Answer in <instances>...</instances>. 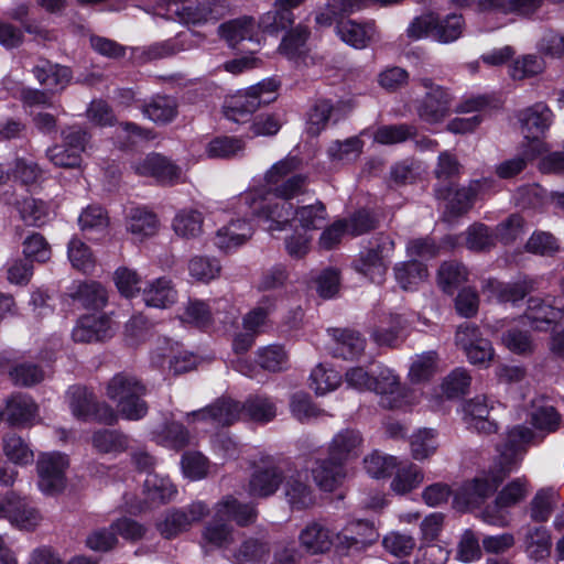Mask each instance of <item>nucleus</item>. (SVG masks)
<instances>
[{"label":"nucleus","mask_w":564,"mask_h":564,"mask_svg":"<svg viewBox=\"0 0 564 564\" xmlns=\"http://www.w3.org/2000/svg\"><path fill=\"white\" fill-rule=\"evenodd\" d=\"M282 161L273 163L262 175L252 177L249 187L228 200L226 210L239 216L219 227L214 245L229 253L243 246L253 234L248 216L256 217L264 230L274 236L282 230Z\"/></svg>","instance_id":"f257e3e1"},{"label":"nucleus","mask_w":564,"mask_h":564,"mask_svg":"<svg viewBox=\"0 0 564 564\" xmlns=\"http://www.w3.org/2000/svg\"><path fill=\"white\" fill-rule=\"evenodd\" d=\"M533 438L531 429L522 425L511 429L506 440L498 446L497 465L485 476L475 478L468 486L470 495L484 500L491 496L503 479L519 465L524 446Z\"/></svg>","instance_id":"f03ea898"},{"label":"nucleus","mask_w":564,"mask_h":564,"mask_svg":"<svg viewBox=\"0 0 564 564\" xmlns=\"http://www.w3.org/2000/svg\"><path fill=\"white\" fill-rule=\"evenodd\" d=\"M147 389L140 380L128 373H117L107 383L106 394L116 403L118 413L124 420L138 421L148 413L142 399Z\"/></svg>","instance_id":"7ed1b4c3"},{"label":"nucleus","mask_w":564,"mask_h":564,"mask_svg":"<svg viewBox=\"0 0 564 564\" xmlns=\"http://www.w3.org/2000/svg\"><path fill=\"white\" fill-rule=\"evenodd\" d=\"M279 89L280 80L267 78L227 99L224 113L228 120L246 122L258 108L276 100Z\"/></svg>","instance_id":"20e7f679"},{"label":"nucleus","mask_w":564,"mask_h":564,"mask_svg":"<svg viewBox=\"0 0 564 564\" xmlns=\"http://www.w3.org/2000/svg\"><path fill=\"white\" fill-rule=\"evenodd\" d=\"M227 8V0H170L166 12L181 23L203 24L220 19Z\"/></svg>","instance_id":"39448f33"},{"label":"nucleus","mask_w":564,"mask_h":564,"mask_svg":"<svg viewBox=\"0 0 564 564\" xmlns=\"http://www.w3.org/2000/svg\"><path fill=\"white\" fill-rule=\"evenodd\" d=\"M530 491L529 480L524 477L508 482L497 494L492 505L482 511L484 520L490 524L506 527L508 524L509 509L525 500Z\"/></svg>","instance_id":"423d86ee"},{"label":"nucleus","mask_w":564,"mask_h":564,"mask_svg":"<svg viewBox=\"0 0 564 564\" xmlns=\"http://www.w3.org/2000/svg\"><path fill=\"white\" fill-rule=\"evenodd\" d=\"M67 455L59 452L41 453L36 462L37 487L46 496H54L66 487Z\"/></svg>","instance_id":"0eeeda50"},{"label":"nucleus","mask_w":564,"mask_h":564,"mask_svg":"<svg viewBox=\"0 0 564 564\" xmlns=\"http://www.w3.org/2000/svg\"><path fill=\"white\" fill-rule=\"evenodd\" d=\"M209 513V509L203 501H194L191 505L171 509L156 523L158 531L165 539L176 538L187 532L195 523L202 521Z\"/></svg>","instance_id":"6e6552de"},{"label":"nucleus","mask_w":564,"mask_h":564,"mask_svg":"<svg viewBox=\"0 0 564 564\" xmlns=\"http://www.w3.org/2000/svg\"><path fill=\"white\" fill-rule=\"evenodd\" d=\"M553 117L552 110L543 102H538L520 112L519 120L522 132L525 139H532L530 142L532 151L525 152L529 159H533L544 151V143L540 140V135L549 129Z\"/></svg>","instance_id":"1a4fd4ad"},{"label":"nucleus","mask_w":564,"mask_h":564,"mask_svg":"<svg viewBox=\"0 0 564 564\" xmlns=\"http://www.w3.org/2000/svg\"><path fill=\"white\" fill-rule=\"evenodd\" d=\"M455 343L473 365L487 367L495 355L491 343L481 336L477 326L468 323L458 326Z\"/></svg>","instance_id":"9d476101"},{"label":"nucleus","mask_w":564,"mask_h":564,"mask_svg":"<svg viewBox=\"0 0 564 564\" xmlns=\"http://www.w3.org/2000/svg\"><path fill=\"white\" fill-rule=\"evenodd\" d=\"M64 144L47 150L48 160L58 167L75 169L80 166L82 153L87 142L86 132L78 127L63 131Z\"/></svg>","instance_id":"9b49d317"},{"label":"nucleus","mask_w":564,"mask_h":564,"mask_svg":"<svg viewBox=\"0 0 564 564\" xmlns=\"http://www.w3.org/2000/svg\"><path fill=\"white\" fill-rule=\"evenodd\" d=\"M131 167L137 175L153 178L162 185H174L182 177L181 167L159 153H151L134 161Z\"/></svg>","instance_id":"f8f14e48"},{"label":"nucleus","mask_w":564,"mask_h":564,"mask_svg":"<svg viewBox=\"0 0 564 564\" xmlns=\"http://www.w3.org/2000/svg\"><path fill=\"white\" fill-rule=\"evenodd\" d=\"M495 404L496 401L485 394L467 400L463 405V420L467 429L487 435L496 433L498 424L489 417Z\"/></svg>","instance_id":"ddd939ff"},{"label":"nucleus","mask_w":564,"mask_h":564,"mask_svg":"<svg viewBox=\"0 0 564 564\" xmlns=\"http://www.w3.org/2000/svg\"><path fill=\"white\" fill-rule=\"evenodd\" d=\"M421 84L429 91L417 106L419 117L427 123L442 121L449 111V94L441 86L434 85L429 78L422 79Z\"/></svg>","instance_id":"4468645a"},{"label":"nucleus","mask_w":564,"mask_h":564,"mask_svg":"<svg viewBox=\"0 0 564 564\" xmlns=\"http://www.w3.org/2000/svg\"><path fill=\"white\" fill-rule=\"evenodd\" d=\"M112 335L113 323L111 318L99 313L82 316L72 332V337L76 343L101 341Z\"/></svg>","instance_id":"2eb2a0df"},{"label":"nucleus","mask_w":564,"mask_h":564,"mask_svg":"<svg viewBox=\"0 0 564 564\" xmlns=\"http://www.w3.org/2000/svg\"><path fill=\"white\" fill-rule=\"evenodd\" d=\"M370 391L380 395L382 404L390 409L400 406L401 399L404 397L400 376L386 366H379L373 372Z\"/></svg>","instance_id":"dca6fc26"},{"label":"nucleus","mask_w":564,"mask_h":564,"mask_svg":"<svg viewBox=\"0 0 564 564\" xmlns=\"http://www.w3.org/2000/svg\"><path fill=\"white\" fill-rule=\"evenodd\" d=\"M364 449V437L358 430H340L332 440L328 446V456L332 462L344 464L360 456Z\"/></svg>","instance_id":"f3484780"},{"label":"nucleus","mask_w":564,"mask_h":564,"mask_svg":"<svg viewBox=\"0 0 564 564\" xmlns=\"http://www.w3.org/2000/svg\"><path fill=\"white\" fill-rule=\"evenodd\" d=\"M489 185L487 180H476L468 186L457 188L455 192L452 187H436L435 193L438 198L448 200L447 208L451 214L458 216L468 212L475 200L477 194Z\"/></svg>","instance_id":"a211bd4d"},{"label":"nucleus","mask_w":564,"mask_h":564,"mask_svg":"<svg viewBox=\"0 0 564 564\" xmlns=\"http://www.w3.org/2000/svg\"><path fill=\"white\" fill-rule=\"evenodd\" d=\"M188 417H193L194 421H208L217 426H227L243 419V411L240 402L219 399L210 406L188 414Z\"/></svg>","instance_id":"6ab92c4d"},{"label":"nucleus","mask_w":564,"mask_h":564,"mask_svg":"<svg viewBox=\"0 0 564 564\" xmlns=\"http://www.w3.org/2000/svg\"><path fill=\"white\" fill-rule=\"evenodd\" d=\"M43 517L40 510L26 498L9 494V513L7 520L20 530L33 531Z\"/></svg>","instance_id":"aec40b11"},{"label":"nucleus","mask_w":564,"mask_h":564,"mask_svg":"<svg viewBox=\"0 0 564 564\" xmlns=\"http://www.w3.org/2000/svg\"><path fill=\"white\" fill-rule=\"evenodd\" d=\"M376 538L377 533L370 523L361 520L354 521L336 534L337 547L341 551H360L366 549Z\"/></svg>","instance_id":"412c9836"},{"label":"nucleus","mask_w":564,"mask_h":564,"mask_svg":"<svg viewBox=\"0 0 564 564\" xmlns=\"http://www.w3.org/2000/svg\"><path fill=\"white\" fill-rule=\"evenodd\" d=\"M534 281L523 278L513 283H501L497 280H487L482 285V292L489 300H497L500 303L518 302L534 290Z\"/></svg>","instance_id":"4be33fe9"},{"label":"nucleus","mask_w":564,"mask_h":564,"mask_svg":"<svg viewBox=\"0 0 564 564\" xmlns=\"http://www.w3.org/2000/svg\"><path fill=\"white\" fill-rule=\"evenodd\" d=\"M336 34L346 44L355 48H365L377 35L373 21L358 23L354 20H337Z\"/></svg>","instance_id":"5701e85b"},{"label":"nucleus","mask_w":564,"mask_h":564,"mask_svg":"<svg viewBox=\"0 0 564 564\" xmlns=\"http://www.w3.org/2000/svg\"><path fill=\"white\" fill-rule=\"evenodd\" d=\"M271 542L265 535L250 536L231 554L234 564H265L271 556Z\"/></svg>","instance_id":"b1692460"},{"label":"nucleus","mask_w":564,"mask_h":564,"mask_svg":"<svg viewBox=\"0 0 564 564\" xmlns=\"http://www.w3.org/2000/svg\"><path fill=\"white\" fill-rule=\"evenodd\" d=\"M279 487L276 467L271 457H265L256 466L251 475L248 492L252 497H268Z\"/></svg>","instance_id":"393cba45"},{"label":"nucleus","mask_w":564,"mask_h":564,"mask_svg":"<svg viewBox=\"0 0 564 564\" xmlns=\"http://www.w3.org/2000/svg\"><path fill=\"white\" fill-rule=\"evenodd\" d=\"M393 247V242L386 238V241L377 249H369L360 253L355 262V269L375 283H381L387 272L383 250L386 246Z\"/></svg>","instance_id":"a878e982"},{"label":"nucleus","mask_w":564,"mask_h":564,"mask_svg":"<svg viewBox=\"0 0 564 564\" xmlns=\"http://www.w3.org/2000/svg\"><path fill=\"white\" fill-rule=\"evenodd\" d=\"M126 226L135 240L154 236L160 227L158 216L147 207H132L127 214Z\"/></svg>","instance_id":"bb28decb"},{"label":"nucleus","mask_w":564,"mask_h":564,"mask_svg":"<svg viewBox=\"0 0 564 564\" xmlns=\"http://www.w3.org/2000/svg\"><path fill=\"white\" fill-rule=\"evenodd\" d=\"M7 420L11 425H32L37 422L39 406L26 394H14L7 401Z\"/></svg>","instance_id":"cd10ccee"},{"label":"nucleus","mask_w":564,"mask_h":564,"mask_svg":"<svg viewBox=\"0 0 564 564\" xmlns=\"http://www.w3.org/2000/svg\"><path fill=\"white\" fill-rule=\"evenodd\" d=\"M524 552L529 558L540 562L551 553L552 538L544 525H527L522 538Z\"/></svg>","instance_id":"c85d7f7f"},{"label":"nucleus","mask_w":564,"mask_h":564,"mask_svg":"<svg viewBox=\"0 0 564 564\" xmlns=\"http://www.w3.org/2000/svg\"><path fill=\"white\" fill-rule=\"evenodd\" d=\"M33 73L40 84L52 93L64 90L72 79L68 67L52 64L48 61L40 62L33 68Z\"/></svg>","instance_id":"c756f323"},{"label":"nucleus","mask_w":564,"mask_h":564,"mask_svg":"<svg viewBox=\"0 0 564 564\" xmlns=\"http://www.w3.org/2000/svg\"><path fill=\"white\" fill-rule=\"evenodd\" d=\"M219 34L232 47L243 40H249L257 44L261 42L257 32V23L250 17H242L223 23L219 26Z\"/></svg>","instance_id":"7c9ffc66"},{"label":"nucleus","mask_w":564,"mask_h":564,"mask_svg":"<svg viewBox=\"0 0 564 564\" xmlns=\"http://www.w3.org/2000/svg\"><path fill=\"white\" fill-rule=\"evenodd\" d=\"M215 517L218 520H234L238 525L246 527L256 521L257 511L249 503H240L236 498L227 497L216 505Z\"/></svg>","instance_id":"2f4dec72"},{"label":"nucleus","mask_w":564,"mask_h":564,"mask_svg":"<svg viewBox=\"0 0 564 564\" xmlns=\"http://www.w3.org/2000/svg\"><path fill=\"white\" fill-rule=\"evenodd\" d=\"M313 478L317 487L323 491H334L347 476L344 466L338 463L332 462L328 456L327 459H319L316 466L312 469Z\"/></svg>","instance_id":"473e14b6"},{"label":"nucleus","mask_w":564,"mask_h":564,"mask_svg":"<svg viewBox=\"0 0 564 564\" xmlns=\"http://www.w3.org/2000/svg\"><path fill=\"white\" fill-rule=\"evenodd\" d=\"M204 215L198 209L182 208L172 220V229L183 239H196L204 231Z\"/></svg>","instance_id":"72a5a7b5"},{"label":"nucleus","mask_w":564,"mask_h":564,"mask_svg":"<svg viewBox=\"0 0 564 564\" xmlns=\"http://www.w3.org/2000/svg\"><path fill=\"white\" fill-rule=\"evenodd\" d=\"M424 480V473L417 465L405 460L395 468L390 488L397 495H405L417 488Z\"/></svg>","instance_id":"f704fd0d"},{"label":"nucleus","mask_w":564,"mask_h":564,"mask_svg":"<svg viewBox=\"0 0 564 564\" xmlns=\"http://www.w3.org/2000/svg\"><path fill=\"white\" fill-rule=\"evenodd\" d=\"M300 542L312 554L325 553L330 550L334 535L326 527L312 522L301 531Z\"/></svg>","instance_id":"c9c22d12"},{"label":"nucleus","mask_w":564,"mask_h":564,"mask_svg":"<svg viewBox=\"0 0 564 564\" xmlns=\"http://www.w3.org/2000/svg\"><path fill=\"white\" fill-rule=\"evenodd\" d=\"M152 361L161 368H165L167 362L169 369L175 375L187 372L195 368L196 358L193 354L182 350L178 344L171 345L167 351L156 354L152 357Z\"/></svg>","instance_id":"e433bc0d"},{"label":"nucleus","mask_w":564,"mask_h":564,"mask_svg":"<svg viewBox=\"0 0 564 564\" xmlns=\"http://www.w3.org/2000/svg\"><path fill=\"white\" fill-rule=\"evenodd\" d=\"M143 300L148 306L166 308L175 303L177 292L166 278H159L143 289Z\"/></svg>","instance_id":"4c0bfd02"},{"label":"nucleus","mask_w":564,"mask_h":564,"mask_svg":"<svg viewBox=\"0 0 564 564\" xmlns=\"http://www.w3.org/2000/svg\"><path fill=\"white\" fill-rule=\"evenodd\" d=\"M560 502V494L553 488L539 489L529 503V514L532 521L546 522Z\"/></svg>","instance_id":"58836bf2"},{"label":"nucleus","mask_w":564,"mask_h":564,"mask_svg":"<svg viewBox=\"0 0 564 564\" xmlns=\"http://www.w3.org/2000/svg\"><path fill=\"white\" fill-rule=\"evenodd\" d=\"M306 473H297L296 476H290L284 488V496L292 510H304L313 506L314 497L306 485Z\"/></svg>","instance_id":"ea45409f"},{"label":"nucleus","mask_w":564,"mask_h":564,"mask_svg":"<svg viewBox=\"0 0 564 564\" xmlns=\"http://www.w3.org/2000/svg\"><path fill=\"white\" fill-rule=\"evenodd\" d=\"M527 317L536 329H544L542 324L550 325L564 317V310L553 306L540 297H531L528 302Z\"/></svg>","instance_id":"a19ab883"},{"label":"nucleus","mask_w":564,"mask_h":564,"mask_svg":"<svg viewBox=\"0 0 564 564\" xmlns=\"http://www.w3.org/2000/svg\"><path fill=\"white\" fill-rule=\"evenodd\" d=\"M332 336L336 341L335 354L344 359H354L365 350L366 340L358 332L333 329Z\"/></svg>","instance_id":"79ce46f5"},{"label":"nucleus","mask_w":564,"mask_h":564,"mask_svg":"<svg viewBox=\"0 0 564 564\" xmlns=\"http://www.w3.org/2000/svg\"><path fill=\"white\" fill-rule=\"evenodd\" d=\"M326 212L323 204L317 203L314 205L303 206L296 209L294 216L284 221V231H286V227L297 229L302 228L303 232L306 234L307 230L318 228L323 221L325 220Z\"/></svg>","instance_id":"37998d69"},{"label":"nucleus","mask_w":564,"mask_h":564,"mask_svg":"<svg viewBox=\"0 0 564 564\" xmlns=\"http://www.w3.org/2000/svg\"><path fill=\"white\" fill-rule=\"evenodd\" d=\"M465 26L462 14L452 13L444 18L435 15L433 39L444 44L455 42L463 35Z\"/></svg>","instance_id":"c03bdc74"},{"label":"nucleus","mask_w":564,"mask_h":564,"mask_svg":"<svg viewBox=\"0 0 564 564\" xmlns=\"http://www.w3.org/2000/svg\"><path fill=\"white\" fill-rule=\"evenodd\" d=\"M67 402L72 414L82 421H90L93 405L96 401L95 394L82 386H73L66 393Z\"/></svg>","instance_id":"a18cd8bd"},{"label":"nucleus","mask_w":564,"mask_h":564,"mask_svg":"<svg viewBox=\"0 0 564 564\" xmlns=\"http://www.w3.org/2000/svg\"><path fill=\"white\" fill-rule=\"evenodd\" d=\"M395 280L400 286L408 291L415 289L420 283L429 276L425 264L417 260L398 263L394 268Z\"/></svg>","instance_id":"49530a36"},{"label":"nucleus","mask_w":564,"mask_h":564,"mask_svg":"<svg viewBox=\"0 0 564 564\" xmlns=\"http://www.w3.org/2000/svg\"><path fill=\"white\" fill-rule=\"evenodd\" d=\"M437 431L434 429H419L410 437L411 455L415 460H424L435 454L438 442Z\"/></svg>","instance_id":"de8ad7c7"},{"label":"nucleus","mask_w":564,"mask_h":564,"mask_svg":"<svg viewBox=\"0 0 564 564\" xmlns=\"http://www.w3.org/2000/svg\"><path fill=\"white\" fill-rule=\"evenodd\" d=\"M2 451L6 457L18 466H26L34 460V452L29 443L17 434H7L3 436Z\"/></svg>","instance_id":"09e8293b"},{"label":"nucleus","mask_w":564,"mask_h":564,"mask_svg":"<svg viewBox=\"0 0 564 564\" xmlns=\"http://www.w3.org/2000/svg\"><path fill=\"white\" fill-rule=\"evenodd\" d=\"M144 494L149 501L164 503L172 500L177 490L169 477L149 473L144 480Z\"/></svg>","instance_id":"8fccbe9b"},{"label":"nucleus","mask_w":564,"mask_h":564,"mask_svg":"<svg viewBox=\"0 0 564 564\" xmlns=\"http://www.w3.org/2000/svg\"><path fill=\"white\" fill-rule=\"evenodd\" d=\"M333 110L334 105L330 100H316L306 116V133L311 137L319 135L326 129Z\"/></svg>","instance_id":"3c124183"},{"label":"nucleus","mask_w":564,"mask_h":564,"mask_svg":"<svg viewBox=\"0 0 564 564\" xmlns=\"http://www.w3.org/2000/svg\"><path fill=\"white\" fill-rule=\"evenodd\" d=\"M70 295L86 308H99L107 303V292L105 288L97 282L80 283Z\"/></svg>","instance_id":"603ef678"},{"label":"nucleus","mask_w":564,"mask_h":564,"mask_svg":"<svg viewBox=\"0 0 564 564\" xmlns=\"http://www.w3.org/2000/svg\"><path fill=\"white\" fill-rule=\"evenodd\" d=\"M471 384V376L465 368L458 367L452 370L441 383V392L446 399H455L468 392Z\"/></svg>","instance_id":"864d4df0"},{"label":"nucleus","mask_w":564,"mask_h":564,"mask_svg":"<svg viewBox=\"0 0 564 564\" xmlns=\"http://www.w3.org/2000/svg\"><path fill=\"white\" fill-rule=\"evenodd\" d=\"M437 362L438 355L434 350L415 355L409 370L410 380L415 383L429 380L435 375Z\"/></svg>","instance_id":"5fc2aeb1"},{"label":"nucleus","mask_w":564,"mask_h":564,"mask_svg":"<svg viewBox=\"0 0 564 564\" xmlns=\"http://www.w3.org/2000/svg\"><path fill=\"white\" fill-rule=\"evenodd\" d=\"M144 116L156 123H167L177 113V105L174 98L158 96L143 109Z\"/></svg>","instance_id":"6e6d98bb"},{"label":"nucleus","mask_w":564,"mask_h":564,"mask_svg":"<svg viewBox=\"0 0 564 564\" xmlns=\"http://www.w3.org/2000/svg\"><path fill=\"white\" fill-rule=\"evenodd\" d=\"M21 219L29 226H42L50 217V206L35 198H25L19 204Z\"/></svg>","instance_id":"4d7b16f0"},{"label":"nucleus","mask_w":564,"mask_h":564,"mask_svg":"<svg viewBox=\"0 0 564 564\" xmlns=\"http://www.w3.org/2000/svg\"><path fill=\"white\" fill-rule=\"evenodd\" d=\"M310 379L311 388L315 390L316 394L323 395L337 389L343 381V376L332 368L318 365L312 370Z\"/></svg>","instance_id":"13d9d810"},{"label":"nucleus","mask_w":564,"mask_h":564,"mask_svg":"<svg viewBox=\"0 0 564 564\" xmlns=\"http://www.w3.org/2000/svg\"><path fill=\"white\" fill-rule=\"evenodd\" d=\"M365 469L372 478H387L399 465V459L392 455L372 452L364 458Z\"/></svg>","instance_id":"bf43d9fd"},{"label":"nucleus","mask_w":564,"mask_h":564,"mask_svg":"<svg viewBox=\"0 0 564 564\" xmlns=\"http://www.w3.org/2000/svg\"><path fill=\"white\" fill-rule=\"evenodd\" d=\"M466 279V268L457 262H444L437 272L438 286L446 293H453Z\"/></svg>","instance_id":"052dcab7"},{"label":"nucleus","mask_w":564,"mask_h":564,"mask_svg":"<svg viewBox=\"0 0 564 564\" xmlns=\"http://www.w3.org/2000/svg\"><path fill=\"white\" fill-rule=\"evenodd\" d=\"M243 419L267 423L275 416V408L268 398H250L242 405Z\"/></svg>","instance_id":"680f3d73"},{"label":"nucleus","mask_w":564,"mask_h":564,"mask_svg":"<svg viewBox=\"0 0 564 564\" xmlns=\"http://www.w3.org/2000/svg\"><path fill=\"white\" fill-rule=\"evenodd\" d=\"M93 446L100 453H119L128 447V438L117 431L100 430L93 435Z\"/></svg>","instance_id":"e2e57ef3"},{"label":"nucleus","mask_w":564,"mask_h":564,"mask_svg":"<svg viewBox=\"0 0 564 564\" xmlns=\"http://www.w3.org/2000/svg\"><path fill=\"white\" fill-rule=\"evenodd\" d=\"M415 133L416 129L409 124L382 126L376 130L373 140L380 144L392 145L406 141Z\"/></svg>","instance_id":"0e129e2a"},{"label":"nucleus","mask_w":564,"mask_h":564,"mask_svg":"<svg viewBox=\"0 0 564 564\" xmlns=\"http://www.w3.org/2000/svg\"><path fill=\"white\" fill-rule=\"evenodd\" d=\"M9 376L15 384L30 387L44 379V371L33 362L21 361L11 367Z\"/></svg>","instance_id":"69168bd1"},{"label":"nucleus","mask_w":564,"mask_h":564,"mask_svg":"<svg viewBox=\"0 0 564 564\" xmlns=\"http://www.w3.org/2000/svg\"><path fill=\"white\" fill-rule=\"evenodd\" d=\"M364 142L358 137L348 138L345 141H333L327 154L332 161H348L357 158L362 151Z\"/></svg>","instance_id":"338daca9"},{"label":"nucleus","mask_w":564,"mask_h":564,"mask_svg":"<svg viewBox=\"0 0 564 564\" xmlns=\"http://www.w3.org/2000/svg\"><path fill=\"white\" fill-rule=\"evenodd\" d=\"M67 253L68 259L75 269L84 273H88L94 269V257L89 248L82 240L73 238L68 243Z\"/></svg>","instance_id":"774afa93"}]
</instances>
